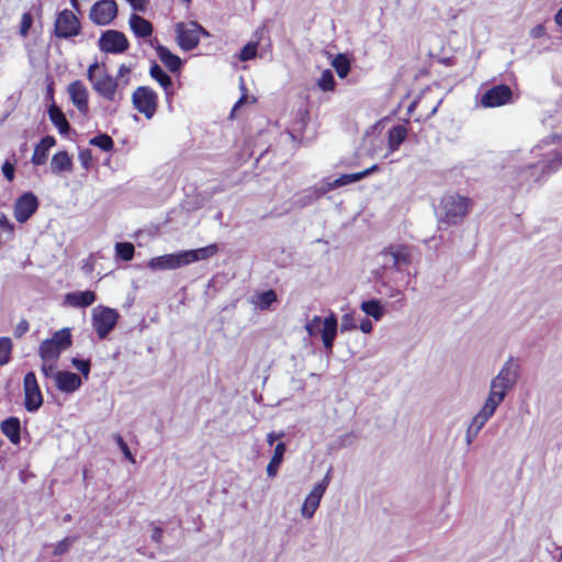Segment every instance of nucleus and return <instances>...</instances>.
Returning <instances> with one entry per match:
<instances>
[{
    "mask_svg": "<svg viewBox=\"0 0 562 562\" xmlns=\"http://www.w3.org/2000/svg\"><path fill=\"white\" fill-rule=\"evenodd\" d=\"M217 250V245L211 244L198 249L180 250L154 257L148 261V268L151 270H175L193 262L206 260L213 257Z\"/></svg>",
    "mask_w": 562,
    "mask_h": 562,
    "instance_id": "1",
    "label": "nucleus"
},
{
    "mask_svg": "<svg viewBox=\"0 0 562 562\" xmlns=\"http://www.w3.org/2000/svg\"><path fill=\"white\" fill-rule=\"evenodd\" d=\"M520 366L514 357H509L498 373L491 380L486 401L499 406L519 380Z\"/></svg>",
    "mask_w": 562,
    "mask_h": 562,
    "instance_id": "2",
    "label": "nucleus"
},
{
    "mask_svg": "<svg viewBox=\"0 0 562 562\" xmlns=\"http://www.w3.org/2000/svg\"><path fill=\"white\" fill-rule=\"evenodd\" d=\"M472 201L458 193H448L442 196L439 207L436 211L439 222L458 224L468 214Z\"/></svg>",
    "mask_w": 562,
    "mask_h": 562,
    "instance_id": "3",
    "label": "nucleus"
},
{
    "mask_svg": "<svg viewBox=\"0 0 562 562\" xmlns=\"http://www.w3.org/2000/svg\"><path fill=\"white\" fill-rule=\"evenodd\" d=\"M72 344L69 328H63L45 339L38 348V355L44 362H56L61 351L69 348Z\"/></svg>",
    "mask_w": 562,
    "mask_h": 562,
    "instance_id": "4",
    "label": "nucleus"
},
{
    "mask_svg": "<svg viewBox=\"0 0 562 562\" xmlns=\"http://www.w3.org/2000/svg\"><path fill=\"white\" fill-rule=\"evenodd\" d=\"M175 33L177 44L186 52L192 50L199 45L201 35L210 36V33L195 21L177 23Z\"/></svg>",
    "mask_w": 562,
    "mask_h": 562,
    "instance_id": "5",
    "label": "nucleus"
},
{
    "mask_svg": "<svg viewBox=\"0 0 562 562\" xmlns=\"http://www.w3.org/2000/svg\"><path fill=\"white\" fill-rule=\"evenodd\" d=\"M383 269L403 271L413 259V248L407 245H391L379 254Z\"/></svg>",
    "mask_w": 562,
    "mask_h": 562,
    "instance_id": "6",
    "label": "nucleus"
},
{
    "mask_svg": "<svg viewBox=\"0 0 562 562\" xmlns=\"http://www.w3.org/2000/svg\"><path fill=\"white\" fill-rule=\"evenodd\" d=\"M120 314L116 310L98 305L92 310L91 323L100 339H104L115 328Z\"/></svg>",
    "mask_w": 562,
    "mask_h": 562,
    "instance_id": "7",
    "label": "nucleus"
},
{
    "mask_svg": "<svg viewBox=\"0 0 562 562\" xmlns=\"http://www.w3.org/2000/svg\"><path fill=\"white\" fill-rule=\"evenodd\" d=\"M91 85L93 90L106 101L119 103L123 99V88L120 87V82L105 70L100 72Z\"/></svg>",
    "mask_w": 562,
    "mask_h": 562,
    "instance_id": "8",
    "label": "nucleus"
},
{
    "mask_svg": "<svg viewBox=\"0 0 562 562\" xmlns=\"http://www.w3.org/2000/svg\"><path fill=\"white\" fill-rule=\"evenodd\" d=\"M133 106L146 119H151L158 106L157 93L147 86H140L132 94Z\"/></svg>",
    "mask_w": 562,
    "mask_h": 562,
    "instance_id": "9",
    "label": "nucleus"
},
{
    "mask_svg": "<svg viewBox=\"0 0 562 562\" xmlns=\"http://www.w3.org/2000/svg\"><path fill=\"white\" fill-rule=\"evenodd\" d=\"M81 25L76 14L68 9L60 11L54 23V34L58 38H70L80 34Z\"/></svg>",
    "mask_w": 562,
    "mask_h": 562,
    "instance_id": "10",
    "label": "nucleus"
},
{
    "mask_svg": "<svg viewBox=\"0 0 562 562\" xmlns=\"http://www.w3.org/2000/svg\"><path fill=\"white\" fill-rule=\"evenodd\" d=\"M24 407L29 413L37 412L43 405L44 398L33 371L27 372L23 379Z\"/></svg>",
    "mask_w": 562,
    "mask_h": 562,
    "instance_id": "11",
    "label": "nucleus"
},
{
    "mask_svg": "<svg viewBox=\"0 0 562 562\" xmlns=\"http://www.w3.org/2000/svg\"><path fill=\"white\" fill-rule=\"evenodd\" d=\"M513 102V90L509 86L499 83L486 89L480 99L483 108H498Z\"/></svg>",
    "mask_w": 562,
    "mask_h": 562,
    "instance_id": "12",
    "label": "nucleus"
},
{
    "mask_svg": "<svg viewBox=\"0 0 562 562\" xmlns=\"http://www.w3.org/2000/svg\"><path fill=\"white\" fill-rule=\"evenodd\" d=\"M117 15L115 0H99L90 9L89 18L95 25H109Z\"/></svg>",
    "mask_w": 562,
    "mask_h": 562,
    "instance_id": "13",
    "label": "nucleus"
},
{
    "mask_svg": "<svg viewBox=\"0 0 562 562\" xmlns=\"http://www.w3.org/2000/svg\"><path fill=\"white\" fill-rule=\"evenodd\" d=\"M99 47L110 54H122L128 48V41L124 33L116 30L102 32L99 38Z\"/></svg>",
    "mask_w": 562,
    "mask_h": 562,
    "instance_id": "14",
    "label": "nucleus"
},
{
    "mask_svg": "<svg viewBox=\"0 0 562 562\" xmlns=\"http://www.w3.org/2000/svg\"><path fill=\"white\" fill-rule=\"evenodd\" d=\"M38 209V200L33 192H24L14 204V217L25 223Z\"/></svg>",
    "mask_w": 562,
    "mask_h": 562,
    "instance_id": "15",
    "label": "nucleus"
},
{
    "mask_svg": "<svg viewBox=\"0 0 562 562\" xmlns=\"http://www.w3.org/2000/svg\"><path fill=\"white\" fill-rule=\"evenodd\" d=\"M68 93L72 104L76 109L82 113L87 114L89 112V103L88 97L89 92L85 83L80 80H76L68 86Z\"/></svg>",
    "mask_w": 562,
    "mask_h": 562,
    "instance_id": "16",
    "label": "nucleus"
},
{
    "mask_svg": "<svg viewBox=\"0 0 562 562\" xmlns=\"http://www.w3.org/2000/svg\"><path fill=\"white\" fill-rule=\"evenodd\" d=\"M56 387L63 393H74L82 385L81 378L70 371H57L54 374Z\"/></svg>",
    "mask_w": 562,
    "mask_h": 562,
    "instance_id": "17",
    "label": "nucleus"
},
{
    "mask_svg": "<svg viewBox=\"0 0 562 562\" xmlns=\"http://www.w3.org/2000/svg\"><path fill=\"white\" fill-rule=\"evenodd\" d=\"M95 301L97 294L91 290L68 292L64 296V304L76 308H86Z\"/></svg>",
    "mask_w": 562,
    "mask_h": 562,
    "instance_id": "18",
    "label": "nucleus"
},
{
    "mask_svg": "<svg viewBox=\"0 0 562 562\" xmlns=\"http://www.w3.org/2000/svg\"><path fill=\"white\" fill-rule=\"evenodd\" d=\"M322 324L323 325L318 334L322 336L325 349L327 351H331L338 328L337 317L331 313L323 319Z\"/></svg>",
    "mask_w": 562,
    "mask_h": 562,
    "instance_id": "19",
    "label": "nucleus"
},
{
    "mask_svg": "<svg viewBox=\"0 0 562 562\" xmlns=\"http://www.w3.org/2000/svg\"><path fill=\"white\" fill-rule=\"evenodd\" d=\"M159 60L168 68L171 72H178L182 67L181 58L173 54L168 47L157 44L155 46Z\"/></svg>",
    "mask_w": 562,
    "mask_h": 562,
    "instance_id": "20",
    "label": "nucleus"
},
{
    "mask_svg": "<svg viewBox=\"0 0 562 562\" xmlns=\"http://www.w3.org/2000/svg\"><path fill=\"white\" fill-rule=\"evenodd\" d=\"M324 494L325 493L322 492L321 487L314 486L312 488L310 494L305 497L302 508H301V514L304 518L311 519L314 516L315 512L317 510V508L321 504V501H322Z\"/></svg>",
    "mask_w": 562,
    "mask_h": 562,
    "instance_id": "21",
    "label": "nucleus"
},
{
    "mask_svg": "<svg viewBox=\"0 0 562 562\" xmlns=\"http://www.w3.org/2000/svg\"><path fill=\"white\" fill-rule=\"evenodd\" d=\"M55 145L56 139L54 136L47 135L43 137L34 148V153L31 159L32 164L35 166L44 165L47 160L49 149Z\"/></svg>",
    "mask_w": 562,
    "mask_h": 562,
    "instance_id": "22",
    "label": "nucleus"
},
{
    "mask_svg": "<svg viewBox=\"0 0 562 562\" xmlns=\"http://www.w3.org/2000/svg\"><path fill=\"white\" fill-rule=\"evenodd\" d=\"M0 428L12 445H19L21 442V422L18 417L11 416L5 418L1 422Z\"/></svg>",
    "mask_w": 562,
    "mask_h": 562,
    "instance_id": "23",
    "label": "nucleus"
},
{
    "mask_svg": "<svg viewBox=\"0 0 562 562\" xmlns=\"http://www.w3.org/2000/svg\"><path fill=\"white\" fill-rule=\"evenodd\" d=\"M47 113L50 122L58 130V132L61 135L68 134V132L70 131V124L61 109L57 104L52 103L48 106Z\"/></svg>",
    "mask_w": 562,
    "mask_h": 562,
    "instance_id": "24",
    "label": "nucleus"
},
{
    "mask_svg": "<svg viewBox=\"0 0 562 562\" xmlns=\"http://www.w3.org/2000/svg\"><path fill=\"white\" fill-rule=\"evenodd\" d=\"M130 27L137 37H150L153 34V24L143 16L133 13L130 18Z\"/></svg>",
    "mask_w": 562,
    "mask_h": 562,
    "instance_id": "25",
    "label": "nucleus"
},
{
    "mask_svg": "<svg viewBox=\"0 0 562 562\" xmlns=\"http://www.w3.org/2000/svg\"><path fill=\"white\" fill-rule=\"evenodd\" d=\"M496 409H497V406L492 404V402L490 403L485 400L482 408L472 418L469 426L474 428L477 431H481V429L485 426V424L488 422V419L495 414Z\"/></svg>",
    "mask_w": 562,
    "mask_h": 562,
    "instance_id": "26",
    "label": "nucleus"
},
{
    "mask_svg": "<svg viewBox=\"0 0 562 562\" xmlns=\"http://www.w3.org/2000/svg\"><path fill=\"white\" fill-rule=\"evenodd\" d=\"M149 75L165 90L166 95L169 97L173 85L171 77L156 61L151 63Z\"/></svg>",
    "mask_w": 562,
    "mask_h": 562,
    "instance_id": "27",
    "label": "nucleus"
},
{
    "mask_svg": "<svg viewBox=\"0 0 562 562\" xmlns=\"http://www.w3.org/2000/svg\"><path fill=\"white\" fill-rule=\"evenodd\" d=\"M407 137V128L404 125H395L387 132L389 151L393 153L400 148Z\"/></svg>",
    "mask_w": 562,
    "mask_h": 562,
    "instance_id": "28",
    "label": "nucleus"
},
{
    "mask_svg": "<svg viewBox=\"0 0 562 562\" xmlns=\"http://www.w3.org/2000/svg\"><path fill=\"white\" fill-rule=\"evenodd\" d=\"M285 451L286 445L284 442H279L276 445L273 454L267 465V475L269 477H274L278 474L279 468L283 462Z\"/></svg>",
    "mask_w": 562,
    "mask_h": 562,
    "instance_id": "29",
    "label": "nucleus"
},
{
    "mask_svg": "<svg viewBox=\"0 0 562 562\" xmlns=\"http://www.w3.org/2000/svg\"><path fill=\"white\" fill-rule=\"evenodd\" d=\"M50 168L54 173L70 171L72 161L68 153L65 150L56 153L52 158Z\"/></svg>",
    "mask_w": 562,
    "mask_h": 562,
    "instance_id": "30",
    "label": "nucleus"
},
{
    "mask_svg": "<svg viewBox=\"0 0 562 562\" xmlns=\"http://www.w3.org/2000/svg\"><path fill=\"white\" fill-rule=\"evenodd\" d=\"M360 307L367 316H371L375 321H380L385 314L384 306L376 299L362 301Z\"/></svg>",
    "mask_w": 562,
    "mask_h": 562,
    "instance_id": "31",
    "label": "nucleus"
},
{
    "mask_svg": "<svg viewBox=\"0 0 562 562\" xmlns=\"http://www.w3.org/2000/svg\"><path fill=\"white\" fill-rule=\"evenodd\" d=\"M376 169H378V165H373L370 168H368L363 171H360V172L341 175L340 177H338L337 179L334 180V186L339 188V187H342L346 184L357 182V181L363 179L364 177L371 175Z\"/></svg>",
    "mask_w": 562,
    "mask_h": 562,
    "instance_id": "32",
    "label": "nucleus"
},
{
    "mask_svg": "<svg viewBox=\"0 0 562 562\" xmlns=\"http://www.w3.org/2000/svg\"><path fill=\"white\" fill-rule=\"evenodd\" d=\"M331 66L337 72V76L345 79L350 71V60L345 54H338L334 57Z\"/></svg>",
    "mask_w": 562,
    "mask_h": 562,
    "instance_id": "33",
    "label": "nucleus"
},
{
    "mask_svg": "<svg viewBox=\"0 0 562 562\" xmlns=\"http://www.w3.org/2000/svg\"><path fill=\"white\" fill-rule=\"evenodd\" d=\"M277 293L274 290H267L257 294L256 304L262 311L268 310L272 303L277 302Z\"/></svg>",
    "mask_w": 562,
    "mask_h": 562,
    "instance_id": "34",
    "label": "nucleus"
},
{
    "mask_svg": "<svg viewBox=\"0 0 562 562\" xmlns=\"http://www.w3.org/2000/svg\"><path fill=\"white\" fill-rule=\"evenodd\" d=\"M115 254H116V257H119L120 259H122L124 261H130L133 259L134 254H135L134 245L132 243H127V241L116 243L115 244Z\"/></svg>",
    "mask_w": 562,
    "mask_h": 562,
    "instance_id": "35",
    "label": "nucleus"
},
{
    "mask_svg": "<svg viewBox=\"0 0 562 562\" xmlns=\"http://www.w3.org/2000/svg\"><path fill=\"white\" fill-rule=\"evenodd\" d=\"M89 144L103 151H110L114 147L113 139L108 134H99L89 140Z\"/></svg>",
    "mask_w": 562,
    "mask_h": 562,
    "instance_id": "36",
    "label": "nucleus"
},
{
    "mask_svg": "<svg viewBox=\"0 0 562 562\" xmlns=\"http://www.w3.org/2000/svg\"><path fill=\"white\" fill-rule=\"evenodd\" d=\"M259 45V40L250 41L240 49L238 58L241 61H248L256 57L257 49Z\"/></svg>",
    "mask_w": 562,
    "mask_h": 562,
    "instance_id": "37",
    "label": "nucleus"
},
{
    "mask_svg": "<svg viewBox=\"0 0 562 562\" xmlns=\"http://www.w3.org/2000/svg\"><path fill=\"white\" fill-rule=\"evenodd\" d=\"M317 85L323 91H331L335 88L336 81L334 78V74L330 69H326L322 72L319 79L317 80Z\"/></svg>",
    "mask_w": 562,
    "mask_h": 562,
    "instance_id": "38",
    "label": "nucleus"
},
{
    "mask_svg": "<svg viewBox=\"0 0 562 562\" xmlns=\"http://www.w3.org/2000/svg\"><path fill=\"white\" fill-rule=\"evenodd\" d=\"M12 341L9 337H0V366L11 360Z\"/></svg>",
    "mask_w": 562,
    "mask_h": 562,
    "instance_id": "39",
    "label": "nucleus"
},
{
    "mask_svg": "<svg viewBox=\"0 0 562 562\" xmlns=\"http://www.w3.org/2000/svg\"><path fill=\"white\" fill-rule=\"evenodd\" d=\"M315 201H317L315 195L312 194V191L310 189H307L301 192L300 194L295 195L293 204L302 209L313 204Z\"/></svg>",
    "mask_w": 562,
    "mask_h": 562,
    "instance_id": "40",
    "label": "nucleus"
},
{
    "mask_svg": "<svg viewBox=\"0 0 562 562\" xmlns=\"http://www.w3.org/2000/svg\"><path fill=\"white\" fill-rule=\"evenodd\" d=\"M334 189H337V187L334 186V180H325L324 182L316 184L313 188H310L312 194L315 195L316 200L321 199L323 195H325L327 192Z\"/></svg>",
    "mask_w": 562,
    "mask_h": 562,
    "instance_id": "41",
    "label": "nucleus"
},
{
    "mask_svg": "<svg viewBox=\"0 0 562 562\" xmlns=\"http://www.w3.org/2000/svg\"><path fill=\"white\" fill-rule=\"evenodd\" d=\"M77 540H78V536L64 538L63 540H60L59 542L56 543L54 551H53L54 555H63L64 553H66L69 550L70 546L72 543H75Z\"/></svg>",
    "mask_w": 562,
    "mask_h": 562,
    "instance_id": "42",
    "label": "nucleus"
},
{
    "mask_svg": "<svg viewBox=\"0 0 562 562\" xmlns=\"http://www.w3.org/2000/svg\"><path fill=\"white\" fill-rule=\"evenodd\" d=\"M71 364L83 375L87 380L90 374L91 361L89 359L72 358Z\"/></svg>",
    "mask_w": 562,
    "mask_h": 562,
    "instance_id": "43",
    "label": "nucleus"
},
{
    "mask_svg": "<svg viewBox=\"0 0 562 562\" xmlns=\"http://www.w3.org/2000/svg\"><path fill=\"white\" fill-rule=\"evenodd\" d=\"M322 322H323L322 317L315 315L310 322L306 323L305 329H306L308 336H311V337L316 336L319 333L322 325H323Z\"/></svg>",
    "mask_w": 562,
    "mask_h": 562,
    "instance_id": "44",
    "label": "nucleus"
},
{
    "mask_svg": "<svg viewBox=\"0 0 562 562\" xmlns=\"http://www.w3.org/2000/svg\"><path fill=\"white\" fill-rule=\"evenodd\" d=\"M33 24V16L30 12H25L22 15L21 24H20V35L25 37L29 34V31Z\"/></svg>",
    "mask_w": 562,
    "mask_h": 562,
    "instance_id": "45",
    "label": "nucleus"
},
{
    "mask_svg": "<svg viewBox=\"0 0 562 562\" xmlns=\"http://www.w3.org/2000/svg\"><path fill=\"white\" fill-rule=\"evenodd\" d=\"M115 441H116V443H117V446H119L120 450L123 452L124 457H125L126 459H128L131 462H133V463H134V462H135V459H134V457H133V454H132V452H131V450H130V448H128L127 443H126V442H125V440L122 438V436H120V435L115 436Z\"/></svg>",
    "mask_w": 562,
    "mask_h": 562,
    "instance_id": "46",
    "label": "nucleus"
},
{
    "mask_svg": "<svg viewBox=\"0 0 562 562\" xmlns=\"http://www.w3.org/2000/svg\"><path fill=\"white\" fill-rule=\"evenodd\" d=\"M103 70H100V65L98 61L91 64L87 70V78L90 81V83H92L99 77V74Z\"/></svg>",
    "mask_w": 562,
    "mask_h": 562,
    "instance_id": "47",
    "label": "nucleus"
},
{
    "mask_svg": "<svg viewBox=\"0 0 562 562\" xmlns=\"http://www.w3.org/2000/svg\"><path fill=\"white\" fill-rule=\"evenodd\" d=\"M357 328V325L353 323V318L349 314H345L341 319L340 329L341 331H348Z\"/></svg>",
    "mask_w": 562,
    "mask_h": 562,
    "instance_id": "48",
    "label": "nucleus"
},
{
    "mask_svg": "<svg viewBox=\"0 0 562 562\" xmlns=\"http://www.w3.org/2000/svg\"><path fill=\"white\" fill-rule=\"evenodd\" d=\"M2 173L4 176V178L8 180V181H12L14 179V172H15V168H14V165L11 164L10 161H4V164L2 165Z\"/></svg>",
    "mask_w": 562,
    "mask_h": 562,
    "instance_id": "49",
    "label": "nucleus"
},
{
    "mask_svg": "<svg viewBox=\"0 0 562 562\" xmlns=\"http://www.w3.org/2000/svg\"><path fill=\"white\" fill-rule=\"evenodd\" d=\"M79 160L83 168L88 169L92 162V155L89 149L80 150Z\"/></svg>",
    "mask_w": 562,
    "mask_h": 562,
    "instance_id": "50",
    "label": "nucleus"
},
{
    "mask_svg": "<svg viewBox=\"0 0 562 562\" xmlns=\"http://www.w3.org/2000/svg\"><path fill=\"white\" fill-rule=\"evenodd\" d=\"M41 371L45 378H53V379H54V374H56V372H57V371H55L54 362L50 364L48 362H44L41 367Z\"/></svg>",
    "mask_w": 562,
    "mask_h": 562,
    "instance_id": "51",
    "label": "nucleus"
},
{
    "mask_svg": "<svg viewBox=\"0 0 562 562\" xmlns=\"http://www.w3.org/2000/svg\"><path fill=\"white\" fill-rule=\"evenodd\" d=\"M547 150L551 153V159L553 160V166L557 170L560 166H562V151H557L553 148H547Z\"/></svg>",
    "mask_w": 562,
    "mask_h": 562,
    "instance_id": "52",
    "label": "nucleus"
},
{
    "mask_svg": "<svg viewBox=\"0 0 562 562\" xmlns=\"http://www.w3.org/2000/svg\"><path fill=\"white\" fill-rule=\"evenodd\" d=\"M330 479H331V468H329L324 476V479L318 482L317 484H315L314 486L315 487H321L322 488V492H326L328 485H329V482H330Z\"/></svg>",
    "mask_w": 562,
    "mask_h": 562,
    "instance_id": "53",
    "label": "nucleus"
},
{
    "mask_svg": "<svg viewBox=\"0 0 562 562\" xmlns=\"http://www.w3.org/2000/svg\"><path fill=\"white\" fill-rule=\"evenodd\" d=\"M29 330V323L26 321H21L14 328V336L20 338Z\"/></svg>",
    "mask_w": 562,
    "mask_h": 562,
    "instance_id": "54",
    "label": "nucleus"
},
{
    "mask_svg": "<svg viewBox=\"0 0 562 562\" xmlns=\"http://www.w3.org/2000/svg\"><path fill=\"white\" fill-rule=\"evenodd\" d=\"M134 11H145L148 0H126Z\"/></svg>",
    "mask_w": 562,
    "mask_h": 562,
    "instance_id": "55",
    "label": "nucleus"
},
{
    "mask_svg": "<svg viewBox=\"0 0 562 562\" xmlns=\"http://www.w3.org/2000/svg\"><path fill=\"white\" fill-rule=\"evenodd\" d=\"M359 328L362 333L370 334L373 329L372 322L369 318L364 317L361 319V322L359 324Z\"/></svg>",
    "mask_w": 562,
    "mask_h": 562,
    "instance_id": "56",
    "label": "nucleus"
},
{
    "mask_svg": "<svg viewBox=\"0 0 562 562\" xmlns=\"http://www.w3.org/2000/svg\"><path fill=\"white\" fill-rule=\"evenodd\" d=\"M479 432L480 431L468 426L467 434H465V442L468 446H470L473 442V440L477 437Z\"/></svg>",
    "mask_w": 562,
    "mask_h": 562,
    "instance_id": "57",
    "label": "nucleus"
},
{
    "mask_svg": "<svg viewBox=\"0 0 562 562\" xmlns=\"http://www.w3.org/2000/svg\"><path fill=\"white\" fill-rule=\"evenodd\" d=\"M283 436H284L283 431H280V432L271 431L267 435V442L269 446H273L274 442L277 440L281 439Z\"/></svg>",
    "mask_w": 562,
    "mask_h": 562,
    "instance_id": "58",
    "label": "nucleus"
},
{
    "mask_svg": "<svg viewBox=\"0 0 562 562\" xmlns=\"http://www.w3.org/2000/svg\"><path fill=\"white\" fill-rule=\"evenodd\" d=\"M0 227L10 233L13 231V224L8 220V217L4 214H0Z\"/></svg>",
    "mask_w": 562,
    "mask_h": 562,
    "instance_id": "59",
    "label": "nucleus"
},
{
    "mask_svg": "<svg viewBox=\"0 0 562 562\" xmlns=\"http://www.w3.org/2000/svg\"><path fill=\"white\" fill-rule=\"evenodd\" d=\"M162 528L161 527H155L153 529V533H151V540L155 541L156 543H160L161 541V537H162Z\"/></svg>",
    "mask_w": 562,
    "mask_h": 562,
    "instance_id": "60",
    "label": "nucleus"
},
{
    "mask_svg": "<svg viewBox=\"0 0 562 562\" xmlns=\"http://www.w3.org/2000/svg\"><path fill=\"white\" fill-rule=\"evenodd\" d=\"M131 72V68L127 67L126 65L122 64L120 67H119V70H117V75H116V78L115 79H121L123 77H125L126 75H128Z\"/></svg>",
    "mask_w": 562,
    "mask_h": 562,
    "instance_id": "61",
    "label": "nucleus"
},
{
    "mask_svg": "<svg viewBox=\"0 0 562 562\" xmlns=\"http://www.w3.org/2000/svg\"><path fill=\"white\" fill-rule=\"evenodd\" d=\"M554 21L558 25L562 26V7L559 9V11L554 15Z\"/></svg>",
    "mask_w": 562,
    "mask_h": 562,
    "instance_id": "62",
    "label": "nucleus"
},
{
    "mask_svg": "<svg viewBox=\"0 0 562 562\" xmlns=\"http://www.w3.org/2000/svg\"><path fill=\"white\" fill-rule=\"evenodd\" d=\"M246 101V95H243L236 103L235 105L233 106L232 109V115L234 114V112L241 105L244 104Z\"/></svg>",
    "mask_w": 562,
    "mask_h": 562,
    "instance_id": "63",
    "label": "nucleus"
},
{
    "mask_svg": "<svg viewBox=\"0 0 562 562\" xmlns=\"http://www.w3.org/2000/svg\"><path fill=\"white\" fill-rule=\"evenodd\" d=\"M391 297H398V301H403L404 300V295L403 293L400 291V290H393L392 293L390 294Z\"/></svg>",
    "mask_w": 562,
    "mask_h": 562,
    "instance_id": "64",
    "label": "nucleus"
}]
</instances>
